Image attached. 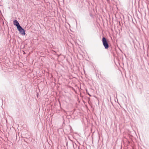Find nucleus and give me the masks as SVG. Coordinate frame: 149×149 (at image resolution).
I'll return each instance as SVG.
<instances>
[{"label":"nucleus","mask_w":149,"mask_h":149,"mask_svg":"<svg viewBox=\"0 0 149 149\" xmlns=\"http://www.w3.org/2000/svg\"><path fill=\"white\" fill-rule=\"evenodd\" d=\"M38 95H39L38 93H37V95H37V97H38Z\"/></svg>","instance_id":"20e7f679"},{"label":"nucleus","mask_w":149,"mask_h":149,"mask_svg":"<svg viewBox=\"0 0 149 149\" xmlns=\"http://www.w3.org/2000/svg\"><path fill=\"white\" fill-rule=\"evenodd\" d=\"M88 95H89L90 96H91V95H90L89 93H88Z\"/></svg>","instance_id":"39448f33"},{"label":"nucleus","mask_w":149,"mask_h":149,"mask_svg":"<svg viewBox=\"0 0 149 149\" xmlns=\"http://www.w3.org/2000/svg\"><path fill=\"white\" fill-rule=\"evenodd\" d=\"M17 30L19 33L22 35L24 36L26 33L24 30L21 27V26L17 28Z\"/></svg>","instance_id":"f03ea898"},{"label":"nucleus","mask_w":149,"mask_h":149,"mask_svg":"<svg viewBox=\"0 0 149 149\" xmlns=\"http://www.w3.org/2000/svg\"><path fill=\"white\" fill-rule=\"evenodd\" d=\"M13 22L14 25L16 26L17 28L21 26L16 19H15Z\"/></svg>","instance_id":"7ed1b4c3"},{"label":"nucleus","mask_w":149,"mask_h":149,"mask_svg":"<svg viewBox=\"0 0 149 149\" xmlns=\"http://www.w3.org/2000/svg\"><path fill=\"white\" fill-rule=\"evenodd\" d=\"M102 42L103 46L105 49H107L109 47V45L106 38L104 37L102 38Z\"/></svg>","instance_id":"f257e3e1"}]
</instances>
